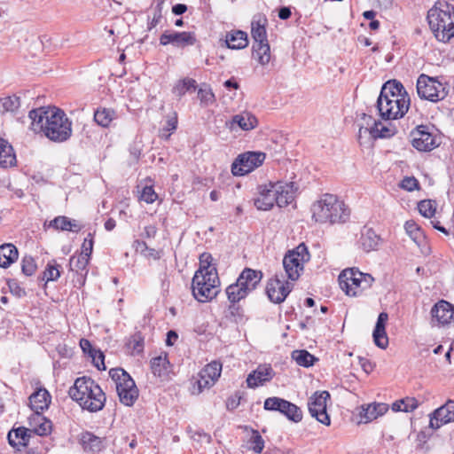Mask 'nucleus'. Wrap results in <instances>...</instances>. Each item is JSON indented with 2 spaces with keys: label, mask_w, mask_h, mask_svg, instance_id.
I'll use <instances>...</instances> for the list:
<instances>
[{
  "label": "nucleus",
  "mask_w": 454,
  "mask_h": 454,
  "mask_svg": "<svg viewBox=\"0 0 454 454\" xmlns=\"http://www.w3.org/2000/svg\"><path fill=\"white\" fill-rule=\"evenodd\" d=\"M49 227H51L58 231H69L73 232H78L81 230V226L75 220H70L65 215H59L51 220L49 223Z\"/></svg>",
  "instance_id": "34"
},
{
  "label": "nucleus",
  "mask_w": 454,
  "mask_h": 454,
  "mask_svg": "<svg viewBox=\"0 0 454 454\" xmlns=\"http://www.w3.org/2000/svg\"><path fill=\"white\" fill-rule=\"evenodd\" d=\"M151 370L154 376L161 378L168 375L170 363L167 355L158 356L151 359Z\"/></svg>",
  "instance_id": "35"
},
{
  "label": "nucleus",
  "mask_w": 454,
  "mask_h": 454,
  "mask_svg": "<svg viewBox=\"0 0 454 454\" xmlns=\"http://www.w3.org/2000/svg\"><path fill=\"white\" fill-rule=\"evenodd\" d=\"M401 188L412 192L416 189H419V183L414 176H405L400 184Z\"/></svg>",
  "instance_id": "60"
},
{
  "label": "nucleus",
  "mask_w": 454,
  "mask_h": 454,
  "mask_svg": "<svg viewBox=\"0 0 454 454\" xmlns=\"http://www.w3.org/2000/svg\"><path fill=\"white\" fill-rule=\"evenodd\" d=\"M7 286L9 287L10 292L13 295H15L19 298L26 296L27 293H26L25 289L20 286L17 279H15V278L7 279Z\"/></svg>",
  "instance_id": "56"
},
{
  "label": "nucleus",
  "mask_w": 454,
  "mask_h": 454,
  "mask_svg": "<svg viewBox=\"0 0 454 454\" xmlns=\"http://www.w3.org/2000/svg\"><path fill=\"white\" fill-rule=\"evenodd\" d=\"M262 279V272L261 270L245 268L236 281L243 286L248 293H251L257 287Z\"/></svg>",
  "instance_id": "24"
},
{
  "label": "nucleus",
  "mask_w": 454,
  "mask_h": 454,
  "mask_svg": "<svg viewBox=\"0 0 454 454\" xmlns=\"http://www.w3.org/2000/svg\"><path fill=\"white\" fill-rule=\"evenodd\" d=\"M89 261L90 259L82 254L72 255L69 259V270L81 275L84 272V275H86L88 272L87 266Z\"/></svg>",
  "instance_id": "40"
},
{
  "label": "nucleus",
  "mask_w": 454,
  "mask_h": 454,
  "mask_svg": "<svg viewBox=\"0 0 454 454\" xmlns=\"http://www.w3.org/2000/svg\"><path fill=\"white\" fill-rule=\"evenodd\" d=\"M410 105V96L400 82L393 80L383 84L377 99V108L382 119L396 120L403 117Z\"/></svg>",
  "instance_id": "2"
},
{
  "label": "nucleus",
  "mask_w": 454,
  "mask_h": 454,
  "mask_svg": "<svg viewBox=\"0 0 454 454\" xmlns=\"http://www.w3.org/2000/svg\"><path fill=\"white\" fill-rule=\"evenodd\" d=\"M109 376L115 382L120 402L126 406H132L138 397V389L131 376L122 368H113Z\"/></svg>",
  "instance_id": "7"
},
{
  "label": "nucleus",
  "mask_w": 454,
  "mask_h": 454,
  "mask_svg": "<svg viewBox=\"0 0 454 454\" xmlns=\"http://www.w3.org/2000/svg\"><path fill=\"white\" fill-rule=\"evenodd\" d=\"M213 257L209 253H202L200 255V268L197 270L204 272L217 271L216 268L212 265Z\"/></svg>",
  "instance_id": "52"
},
{
  "label": "nucleus",
  "mask_w": 454,
  "mask_h": 454,
  "mask_svg": "<svg viewBox=\"0 0 454 454\" xmlns=\"http://www.w3.org/2000/svg\"><path fill=\"white\" fill-rule=\"evenodd\" d=\"M162 19V2L158 3L157 5L153 9V16L152 20L148 22L147 29L151 31L154 28Z\"/></svg>",
  "instance_id": "55"
},
{
  "label": "nucleus",
  "mask_w": 454,
  "mask_h": 454,
  "mask_svg": "<svg viewBox=\"0 0 454 454\" xmlns=\"http://www.w3.org/2000/svg\"><path fill=\"white\" fill-rule=\"evenodd\" d=\"M17 164L16 155L12 145L0 137V168H7Z\"/></svg>",
  "instance_id": "31"
},
{
  "label": "nucleus",
  "mask_w": 454,
  "mask_h": 454,
  "mask_svg": "<svg viewBox=\"0 0 454 454\" xmlns=\"http://www.w3.org/2000/svg\"><path fill=\"white\" fill-rule=\"evenodd\" d=\"M266 154L262 152H246L239 154L231 164L233 176H245L262 166Z\"/></svg>",
  "instance_id": "10"
},
{
  "label": "nucleus",
  "mask_w": 454,
  "mask_h": 454,
  "mask_svg": "<svg viewBox=\"0 0 454 454\" xmlns=\"http://www.w3.org/2000/svg\"><path fill=\"white\" fill-rule=\"evenodd\" d=\"M255 207L259 210H270L275 204L278 205V199L274 188L264 185L260 187V195L254 202Z\"/></svg>",
  "instance_id": "25"
},
{
  "label": "nucleus",
  "mask_w": 454,
  "mask_h": 454,
  "mask_svg": "<svg viewBox=\"0 0 454 454\" xmlns=\"http://www.w3.org/2000/svg\"><path fill=\"white\" fill-rule=\"evenodd\" d=\"M197 38L194 32L165 31L160 37L161 45L172 44L176 48H185L196 43Z\"/></svg>",
  "instance_id": "13"
},
{
  "label": "nucleus",
  "mask_w": 454,
  "mask_h": 454,
  "mask_svg": "<svg viewBox=\"0 0 454 454\" xmlns=\"http://www.w3.org/2000/svg\"><path fill=\"white\" fill-rule=\"evenodd\" d=\"M274 188L278 199V206L283 207L290 204L294 199V189L293 183L278 182L270 184Z\"/></svg>",
  "instance_id": "21"
},
{
  "label": "nucleus",
  "mask_w": 454,
  "mask_h": 454,
  "mask_svg": "<svg viewBox=\"0 0 454 454\" xmlns=\"http://www.w3.org/2000/svg\"><path fill=\"white\" fill-rule=\"evenodd\" d=\"M29 431V429L24 427L11 430L7 435L9 444L17 450H20V447L27 445L30 438Z\"/></svg>",
  "instance_id": "30"
},
{
  "label": "nucleus",
  "mask_w": 454,
  "mask_h": 454,
  "mask_svg": "<svg viewBox=\"0 0 454 454\" xmlns=\"http://www.w3.org/2000/svg\"><path fill=\"white\" fill-rule=\"evenodd\" d=\"M253 56L258 60V62L265 66L270 60V48L269 42H262V43L253 44Z\"/></svg>",
  "instance_id": "37"
},
{
  "label": "nucleus",
  "mask_w": 454,
  "mask_h": 454,
  "mask_svg": "<svg viewBox=\"0 0 454 454\" xmlns=\"http://www.w3.org/2000/svg\"><path fill=\"white\" fill-rule=\"evenodd\" d=\"M411 144L420 152H429L437 146L435 137L430 132L427 125L417 126L411 133Z\"/></svg>",
  "instance_id": "12"
},
{
  "label": "nucleus",
  "mask_w": 454,
  "mask_h": 454,
  "mask_svg": "<svg viewBox=\"0 0 454 454\" xmlns=\"http://www.w3.org/2000/svg\"><path fill=\"white\" fill-rule=\"evenodd\" d=\"M360 278L361 284L359 285V294L363 290H366L370 288L374 281V278L372 277V275L368 273H363L362 277Z\"/></svg>",
  "instance_id": "64"
},
{
  "label": "nucleus",
  "mask_w": 454,
  "mask_h": 454,
  "mask_svg": "<svg viewBox=\"0 0 454 454\" xmlns=\"http://www.w3.org/2000/svg\"><path fill=\"white\" fill-rule=\"evenodd\" d=\"M249 449L255 453H261L264 448V440L257 430H252V435L248 441Z\"/></svg>",
  "instance_id": "49"
},
{
  "label": "nucleus",
  "mask_w": 454,
  "mask_h": 454,
  "mask_svg": "<svg viewBox=\"0 0 454 454\" xmlns=\"http://www.w3.org/2000/svg\"><path fill=\"white\" fill-rule=\"evenodd\" d=\"M452 421H454V401L449 400L433 412L430 417V427L437 429Z\"/></svg>",
  "instance_id": "17"
},
{
  "label": "nucleus",
  "mask_w": 454,
  "mask_h": 454,
  "mask_svg": "<svg viewBox=\"0 0 454 454\" xmlns=\"http://www.w3.org/2000/svg\"><path fill=\"white\" fill-rule=\"evenodd\" d=\"M388 405L384 403H372L367 404L366 406L363 405L359 413V422L365 424L369 423L384 415L388 411Z\"/></svg>",
  "instance_id": "23"
},
{
  "label": "nucleus",
  "mask_w": 454,
  "mask_h": 454,
  "mask_svg": "<svg viewBox=\"0 0 454 454\" xmlns=\"http://www.w3.org/2000/svg\"><path fill=\"white\" fill-rule=\"evenodd\" d=\"M79 443L85 452L98 453L106 447L105 439L91 432L84 431L79 436Z\"/></svg>",
  "instance_id": "20"
},
{
  "label": "nucleus",
  "mask_w": 454,
  "mask_h": 454,
  "mask_svg": "<svg viewBox=\"0 0 454 454\" xmlns=\"http://www.w3.org/2000/svg\"><path fill=\"white\" fill-rule=\"evenodd\" d=\"M288 253L294 254L295 257L301 258L304 262H308L310 257L308 248L303 243L300 244L295 249L289 251Z\"/></svg>",
  "instance_id": "62"
},
{
  "label": "nucleus",
  "mask_w": 454,
  "mask_h": 454,
  "mask_svg": "<svg viewBox=\"0 0 454 454\" xmlns=\"http://www.w3.org/2000/svg\"><path fill=\"white\" fill-rule=\"evenodd\" d=\"M416 89L421 99L433 103L443 100L449 92L447 83L442 82L439 77H432L425 74L418 77Z\"/></svg>",
  "instance_id": "8"
},
{
  "label": "nucleus",
  "mask_w": 454,
  "mask_h": 454,
  "mask_svg": "<svg viewBox=\"0 0 454 454\" xmlns=\"http://www.w3.org/2000/svg\"><path fill=\"white\" fill-rule=\"evenodd\" d=\"M115 118V112L109 108H98L94 113V121L101 127L107 128Z\"/></svg>",
  "instance_id": "43"
},
{
  "label": "nucleus",
  "mask_w": 454,
  "mask_h": 454,
  "mask_svg": "<svg viewBox=\"0 0 454 454\" xmlns=\"http://www.w3.org/2000/svg\"><path fill=\"white\" fill-rule=\"evenodd\" d=\"M257 125V118L249 112L235 114L230 121H226V127L231 131H236L238 129L248 131L254 129Z\"/></svg>",
  "instance_id": "18"
},
{
  "label": "nucleus",
  "mask_w": 454,
  "mask_h": 454,
  "mask_svg": "<svg viewBox=\"0 0 454 454\" xmlns=\"http://www.w3.org/2000/svg\"><path fill=\"white\" fill-rule=\"evenodd\" d=\"M274 376L273 369L270 365H259L256 370L250 372L247 378L248 387L254 388L270 381Z\"/></svg>",
  "instance_id": "19"
},
{
  "label": "nucleus",
  "mask_w": 454,
  "mask_h": 454,
  "mask_svg": "<svg viewBox=\"0 0 454 454\" xmlns=\"http://www.w3.org/2000/svg\"><path fill=\"white\" fill-rule=\"evenodd\" d=\"M197 88V82L192 78H184L174 86L173 88V93L181 98L183 97L187 91H190L191 90H195Z\"/></svg>",
  "instance_id": "46"
},
{
  "label": "nucleus",
  "mask_w": 454,
  "mask_h": 454,
  "mask_svg": "<svg viewBox=\"0 0 454 454\" xmlns=\"http://www.w3.org/2000/svg\"><path fill=\"white\" fill-rule=\"evenodd\" d=\"M145 338L141 332L134 333L129 339L127 346L133 353L140 354L144 350Z\"/></svg>",
  "instance_id": "48"
},
{
  "label": "nucleus",
  "mask_w": 454,
  "mask_h": 454,
  "mask_svg": "<svg viewBox=\"0 0 454 454\" xmlns=\"http://www.w3.org/2000/svg\"><path fill=\"white\" fill-rule=\"evenodd\" d=\"M292 357L295 360L298 365L303 367L312 366L315 362L317 361V357L305 349L294 350L292 353Z\"/></svg>",
  "instance_id": "45"
},
{
  "label": "nucleus",
  "mask_w": 454,
  "mask_h": 454,
  "mask_svg": "<svg viewBox=\"0 0 454 454\" xmlns=\"http://www.w3.org/2000/svg\"><path fill=\"white\" fill-rule=\"evenodd\" d=\"M433 325H447L454 322V306L444 300L439 301L431 309Z\"/></svg>",
  "instance_id": "16"
},
{
  "label": "nucleus",
  "mask_w": 454,
  "mask_h": 454,
  "mask_svg": "<svg viewBox=\"0 0 454 454\" xmlns=\"http://www.w3.org/2000/svg\"><path fill=\"white\" fill-rule=\"evenodd\" d=\"M225 293L229 302H239L250 294L237 281L228 286L225 289Z\"/></svg>",
  "instance_id": "38"
},
{
  "label": "nucleus",
  "mask_w": 454,
  "mask_h": 454,
  "mask_svg": "<svg viewBox=\"0 0 454 454\" xmlns=\"http://www.w3.org/2000/svg\"><path fill=\"white\" fill-rule=\"evenodd\" d=\"M192 292L199 302L212 301L220 292V279L217 271L202 273L196 270L192 280Z\"/></svg>",
  "instance_id": "6"
},
{
  "label": "nucleus",
  "mask_w": 454,
  "mask_h": 454,
  "mask_svg": "<svg viewBox=\"0 0 454 454\" xmlns=\"http://www.w3.org/2000/svg\"><path fill=\"white\" fill-rule=\"evenodd\" d=\"M361 122L358 124V140L360 144H362V132L368 133L372 137V129H375L377 126H380L381 122L380 121H376L372 115H368L364 113L360 115Z\"/></svg>",
  "instance_id": "36"
},
{
  "label": "nucleus",
  "mask_w": 454,
  "mask_h": 454,
  "mask_svg": "<svg viewBox=\"0 0 454 454\" xmlns=\"http://www.w3.org/2000/svg\"><path fill=\"white\" fill-rule=\"evenodd\" d=\"M2 101L4 111L6 112H14L20 106V98L15 95L4 98Z\"/></svg>",
  "instance_id": "54"
},
{
  "label": "nucleus",
  "mask_w": 454,
  "mask_h": 454,
  "mask_svg": "<svg viewBox=\"0 0 454 454\" xmlns=\"http://www.w3.org/2000/svg\"><path fill=\"white\" fill-rule=\"evenodd\" d=\"M68 394L79 405L90 412L103 410L106 397L98 384L90 377L77 378Z\"/></svg>",
  "instance_id": "3"
},
{
  "label": "nucleus",
  "mask_w": 454,
  "mask_h": 454,
  "mask_svg": "<svg viewBox=\"0 0 454 454\" xmlns=\"http://www.w3.org/2000/svg\"><path fill=\"white\" fill-rule=\"evenodd\" d=\"M429 27L438 42L449 43L454 38V7L448 4H434L427 12Z\"/></svg>",
  "instance_id": "5"
},
{
  "label": "nucleus",
  "mask_w": 454,
  "mask_h": 454,
  "mask_svg": "<svg viewBox=\"0 0 454 454\" xmlns=\"http://www.w3.org/2000/svg\"><path fill=\"white\" fill-rule=\"evenodd\" d=\"M158 198L157 193L154 192L153 186H145L141 192L140 200L151 204Z\"/></svg>",
  "instance_id": "57"
},
{
  "label": "nucleus",
  "mask_w": 454,
  "mask_h": 454,
  "mask_svg": "<svg viewBox=\"0 0 454 454\" xmlns=\"http://www.w3.org/2000/svg\"><path fill=\"white\" fill-rule=\"evenodd\" d=\"M198 98L203 106H208L215 102V95L212 90L206 84L199 89Z\"/></svg>",
  "instance_id": "51"
},
{
  "label": "nucleus",
  "mask_w": 454,
  "mask_h": 454,
  "mask_svg": "<svg viewBox=\"0 0 454 454\" xmlns=\"http://www.w3.org/2000/svg\"><path fill=\"white\" fill-rule=\"evenodd\" d=\"M28 116L32 121L31 129L36 133H43L51 141L62 143L72 135V121L63 110L56 106L33 109Z\"/></svg>",
  "instance_id": "1"
},
{
  "label": "nucleus",
  "mask_w": 454,
  "mask_h": 454,
  "mask_svg": "<svg viewBox=\"0 0 454 454\" xmlns=\"http://www.w3.org/2000/svg\"><path fill=\"white\" fill-rule=\"evenodd\" d=\"M387 319L388 314L387 312H380L372 333L374 344L382 349H385L388 345V337L386 333Z\"/></svg>",
  "instance_id": "22"
},
{
  "label": "nucleus",
  "mask_w": 454,
  "mask_h": 454,
  "mask_svg": "<svg viewBox=\"0 0 454 454\" xmlns=\"http://www.w3.org/2000/svg\"><path fill=\"white\" fill-rule=\"evenodd\" d=\"M404 229L418 246H421L425 242L424 231L414 221H407L404 224Z\"/></svg>",
  "instance_id": "42"
},
{
  "label": "nucleus",
  "mask_w": 454,
  "mask_h": 454,
  "mask_svg": "<svg viewBox=\"0 0 454 454\" xmlns=\"http://www.w3.org/2000/svg\"><path fill=\"white\" fill-rule=\"evenodd\" d=\"M362 272L354 268L346 269L339 276V285L341 290L348 296L359 295V285Z\"/></svg>",
  "instance_id": "15"
},
{
  "label": "nucleus",
  "mask_w": 454,
  "mask_h": 454,
  "mask_svg": "<svg viewBox=\"0 0 454 454\" xmlns=\"http://www.w3.org/2000/svg\"><path fill=\"white\" fill-rule=\"evenodd\" d=\"M380 126H381L380 129H379V126H377V128H375V129H372V137H371L372 138L376 139V138L391 137L392 136L395 135V132L391 129L382 126V125H380Z\"/></svg>",
  "instance_id": "59"
},
{
  "label": "nucleus",
  "mask_w": 454,
  "mask_h": 454,
  "mask_svg": "<svg viewBox=\"0 0 454 454\" xmlns=\"http://www.w3.org/2000/svg\"><path fill=\"white\" fill-rule=\"evenodd\" d=\"M419 406V402L414 397H404L394 402L391 405V409L393 411H403V412H411L417 409Z\"/></svg>",
  "instance_id": "39"
},
{
  "label": "nucleus",
  "mask_w": 454,
  "mask_h": 454,
  "mask_svg": "<svg viewBox=\"0 0 454 454\" xmlns=\"http://www.w3.org/2000/svg\"><path fill=\"white\" fill-rule=\"evenodd\" d=\"M419 212L427 218H431L435 213L434 202L430 200H421L418 204Z\"/></svg>",
  "instance_id": "53"
},
{
  "label": "nucleus",
  "mask_w": 454,
  "mask_h": 454,
  "mask_svg": "<svg viewBox=\"0 0 454 454\" xmlns=\"http://www.w3.org/2000/svg\"><path fill=\"white\" fill-rule=\"evenodd\" d=\"M19 257L17 247L12 243H5L0 246V267L8 268L16 262Z\"/></svg>",
  "instance_id": "33"
},
{
  "label": "nucleus",
  "mask_w": 454,
  "mask_h": 454,
  "mask_svg": "<svg viewBox=\"0 0 454 454\" xmlns=\"http://www.w3.org/2000/svg\"><path fill=\"white\" fill-rule=\"evenodd\" d=\"M198 377L199 378L196 380V382H195V384H197V386H198L197 394H200L205 388H209L215 383L211 379L203 378L201 372H199Z\"/></svg>",
  "instance_id": "63"
},
{
  "label": "nucleus",
  "mask_w": 454,
  "mask_h": 454,
  "mask_svg": "<svg viewBox=\"0 0 454 454\" xmlns=\"http://www.w3.org/2000/svg\"><path fill=\"white\" fill-rule=\"evenodd\" d=\"M200 372L203 375V378L211 379L213 381L216 382L221 375L222 364L218 361H212L211 363L207 364Z\"/></svg>",
  "instance_id": "47"
},
{
  "label": "nucleus",
  "mask_w": 454,
  "mask_h": 454,
  "mask_svg": "<svg viewBox=\"0 0 454 454\" xmlns=\"http://www.w3.org/2000/svg\"><path fill=\"white\" fill-rule=\"evenodd\" d=\"M304 261L301 258L295 257L294 254L287 253L283 259V266L286 276L291 280L299 278L303 270Z\"/></svg>",
  "instance_id": "26"
},
{
  "label": "nucleus",
  "mask_w": 454,
  "mask_h": 454,
  "mask_svg": "<svg viewBox=\"0 0 454 454\" xmlns=\"http://www.w3.org/2000/svg\"><path fill=\"white\" fill-rule=\"evenodd\" d=\"M92 358L93 364L100 371L106 370L105 365V355L100 350H93L90 355H89Z\"/></svg>",
  "instance_id": "58"
},
{
  "label": "nucleus",
  "mask_w": 454,
  "mask_h": 454,
  "mask_svg": "<svg viewBox=\"0 0 454 454\" xmlns=\"http://www.w3.org/2000/svg\"><path fill=\"white\" fill-rule=\"evenodd\" d=\"M312 218L320 223H344L350 210L336 195L325 193L311 206Z\"/></svg>",
  "instance_id": "4"
},
{
  "label": "nucleus",
  "mask_w": 454,
  "mask_h": 454,
  "mask_svg": "<svg viewBox=\"0 0 454 454\" xmlns=\"http://www.w3.org/2000/svg\"><path fill=\"white\" fill-rule=\"evenodd\" d=\"M380 237L372 229L364 227L361 231L359 247L366 253L376 250L380 245Z\"/></svg>",
  "instance_id": "28"
},
{
  "label": "nucleus",
  "mask_w": 454,
  "mask_h": 454,
  "mask_svg": "<svg viewBox=\"0 0 454 454\" xmlns=\"http://www.w3.org/2000/svg\"><path fill=\"white\" fill-rule=\"evenodd\" d=\"M33 421L40 422L37 427H34V434L44 436L51 434L52 429V423L50 419H46L42 413H34Z\"/></svg>",
  "instance_id": "41"
},
{
  "label": "nucleus",
  "mask_w": 454,
  "mask_h": 454,
  "mask_svg": "<svg viewBox=\"0 0 454 454\" xmlns=\"http://www.w3.org/2000/svg\"><path fill=\"white\" fill-rule=\"evenodd\" d=\"M292 288L293 285L291 283L279 279L276 276L268 281L265 291L271 302L279 304L286 300Z\"/></svg>",
  "instance_id": "14"
},
{
  "label": "nucleus",
  "mask_w": 454,
  "mask_h": 454,
  "mask_svg": "<svg viewBox=\"0 0 454 454\" xmlns=\"http://www.w3.org/2000/svg\"><path fill=\"white\" fill-rule=\"evenodd\" d=\"M227 47L232 50L245 49L248 45L247 34L242 30H233L226 35Z\"/></svg>",
  "instance_id": "32"
},
{
  "label": "nucleus",
  "mask_w": 454,
  "mask_h": 454,
  "mask_svg": "<svg viewBox=\"0 0 454 454\" xmlns=\"http://www.w3.org/2000/svg\"><path fill=\"white\" fill-rule=\"evenodd\" d=\"M37 265L34 257L25 255L21 260V271L25 276L30 277L35 273Z\"/></svg>",
  "instance_id": "50"
},
{
  "label": "nucleus",
  "mask_w": 454,
  "mask_h": 454,
  "mask_svg": "<svg viewBox=\"0 0 454 454\" xmlns=\"http://www.w3.org/2000/svg\"><path fill=\"white\" fill-rule=\"evenodd\" d=\"M263 409L268 411L279 412L294 423L301 422L303 418L302 411L299 406L278 396L266 398L263 403Z\"/></svg>",
  "instance_id": "9"
},
{
  "label": "nucleus",
  "mask_w": 454,
  "mask_h": 454,
  "mask_svg": "<svg viewBox=\"0 0 454 454\" xmlns=\"http://www.w3.org/2000/svg\"><path fill=\"white\" fill-rule=\"evenodd\" d=\"M29 403L35 413H42L51 403V395L45 388H39L29 396Z\"/></svg>",
  "instance_id": "29"
},
{
  "label": "nucleus",
  "mask_w": 454,
  "mask_h": 454,
  "mask_svg": "<svg viewBox=\"0 0 454 454\" xmlns=\"http://www.w3.org/2000/svg\"><path fill=\"white\" fill-rule=\"evenodd\" d=\"M60 277V265L57 264L55 260L50 261L45 270H43L41 278L43 281L46 283L50 281H56Z\"/></svg>",
  "instance_id": "44"
},
{
  "label": "nucleus",
  "mask_w": 454,
  "mask_h": 454,
  "mask_svg": "<svg viewBox=\"0 0 454 454\" xmlns=\"http://www.w3.org/2000/svg\"><path fill=\"white\" fill-rule=\"evenodd\" d=\"M268 20L265 16L255 15L254 16L251 22V35L254 40V43H262V42H267V32L266 25Z\"/></svg>",
  "instance_id": "27"
},
{
  "label": "nucleus",
  "mask_w": 454,
  "mask_h": 454,
  "mask_svg": "<svg viewBox=\"0 0 454 454\" xmlns=\"http://www.w3.org/2000/svg\"><path fill=\"white\" fill-rule=\"evenodd\" d=\"M93 235L91 233H89L88 237L84 239L82 245L81 254L90 259L93 250Z\"/></svg>",
  "instance_id": "61"
},
{
  "label": "nucleus",
  "mask_w": 454,
  "mask_h": 454,
  "mask_svg": "<svg viewBox=\"0 0 454 454\" xmlns=\"http://www.w3.org/2000/svg\"><path fill=\"white\" fill-rule=\"evenodd\" d=\"M327 399H330V393L324 390L316 391L308 401V408L311 417L325 426L331 424L330 417L326 411Z\"/></svg>",
  "instance_id": "11"
}]
</instances>
